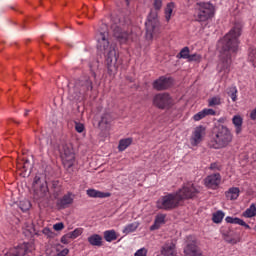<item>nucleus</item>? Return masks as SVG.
Segmentation results:
<instances>
[{"instance_id": "17", "label": "nucleus", "mask_w": 256, "mask_h": 256, "mask_svg": "<svg viewBox=\"0 0 256 256\" xmlns=\"http://www.w3.org/2000/svg\"><path fill=\"white\" fill-rule=\"evenodd\" d=\"M161 254L164 256H177V249L173 241H167L161 248Z\"/></svg>"}, {"instance_id": "23", "label": "nucleus", "mask_w": 256, "mask_h": 256, "mask_svg": "<svg viewBox=\"0 0 256 256\" xmlns=\"http://www.w3.org/2000/svg\"><path fill=\"white\" fill-rule=\"evenodd\" d=\"M111 115L110 114H104L101 117V120L99 122V127L102 129V131H107L109 127H111Z\"/></svg>"}, {"instance_id": "45", "label": "nucleus", "mask_w": 256, "mask_h": 256, "mask_svg": "<svg viewBox=\"0 0 256 256\" xmlns=\"http://www.w3.org/2000/svg\"><path fill=\"white\" fill-rule=\"evenodd\" d=\"M42 233L46 235V237H53V231H51V229L49 228H44L42 230Z\"/></svg>"}, {"instance_id": "41", "label": "nucleus", "mask_w": 256, "mask_h": 256, "mask_svg": "<svg viewBox=\"0 0 256 256\" xmlns=\"http://www.w3.org/2000/svg\"><path fill=\"white\" fill-rule=\"evenodd\" d=\"M75 130L77 131V133H83V131H85V126L81 123H76Z\"/></svg>"}, {"instance_id": "6", "label": "nucleus", "mask_w": 256, "mask_h": 256, "mask_svg": "<svg viewBox=\"0 0 256 256\" xmlns=\"http://www.w3.org/2000/svg\"><path fill=\"white\" fill-rule=\"evenodd\" d=\"M145 26L147 39H153V35L159 33V18H157V11H150Z\"/></svg>"}, {"instance_id": "39", "label": "nucleus", "mask_w": 256, "mask_h": 256, "mask_svg": "<svg viewBox=\"0 0 256 256\" xmlns=\"http://www.w3.org/2000/svg\"><path fill=\"white\" fill-rule=\"evenodd\" d=\"M81 233H83V231H81V229L77 228L74 231L70 232L68 235H69L70 239H77V237H79L81 235Z\"/></svg>"}, {"instance_id": "49", "label": "nucleus", "mask_w": 256, "mask_h": 256, "mask_svg": "<svg viewBox=\"0 0 256 256\" xmlns=\"http://www.w3.org/2000/svg\"><path fill=\"white\" fill-rule=\"evenodd\" d=\"M24 115H25V116L29 115V110H26V112H25Z\"/></svg>"}, {"instance_id": "5", "label": "nucleus", "mask_w": 256, "mask_h": 256, "mask_svg": "<svg viewBox=\"0 0 256 256\" xmlns=\"http://www.w3.org/2000/svg\"><path fill=\"white\" fill-rule=\"evenodd\" d=\"M93 82L89 79L78 80L73 88L69 89V97L72 101H82L88 91H92Z\"/></svg>"}, {"instance_id": "33", "label": "nucleus", "mask_w": 256, "mask_h": 256, "mask_svg": "<svg viewBox=\"0 0 256 256\" xmlns=\"http://www.w3.org/2000/svg\"><path fill=\"white\" fill-rule=\"evenodd\" d=\"M221 96H214L208 100V106L209 107H217L221 105Z\"/></svg>"}, {"instance_id": "48", "label": "nucleus", "mask_w": 256, "mask_h": 256, "mask_svg": "<svg viewBox=\"0 0 256 256\" xmlns=\"http://www.w3.org/2000/svg\"><path fill=\"white\" fill-rule=\"evenodd\" d=\"M52 185H61V182H59V180H53L51 182Z\"/></svg>"}, {"instance_id": "8", "label": "nucleus", "mask_w": 256, "mask_h": 256, "mask_svg": "<svg viewBox=\"0 0 256 256\" xmlns=\"http://www.w3.org/2000/svg\"><path fill=\"white\" fill-rule=\"evenodd\" d=\"M153 105L158 109H171L175 100L168 93H158L153 98Z\"/></svg>"}, {"instance_id": "10", "label": "nucleus", "mask_w": 256, "mask_h": 256, "mask_svg": "<svg viewBox=\"0 0 256 256\" xmlns=\"http://www.w3.org/2000/svg\"><path fill=\"white\" fill-rule=\"evenodd\" d=\"M39 181H41V178L35 177L34 183L32 184V188L34 191V195L41 199L47 195L49 192V188L47 187V181H44L43 183L39 184Z\"/></svg>"}, {"instance_id": "9", "label": "nucleus", "mask_w": 256, "mask_h": 256, "mask_svg": "<svg viewBox=\"0 0 256 256\" xmlns=\"http://www.w3.org/2000/svg\"><path fill=\"white\" fill-rule=\"evenodd\" d=\"M60 155L64 165L67 167H73L75 162V153L73 152V146L71 144L63 143L60 146Z\"/></svg>"}, {"instance_id": "43", "label": "nucleus", "mask_w": 256, "mask_h": 256, "mask_svg": "<svg viewBox=\"0 0 256 256\" xmlns=\"http://www.w3.org/2000/svg\"><path fill=\"white\" fill-rule=\"evenodd\" d=\"M154 7L156 11H159L163 7V0H154Z\"/></svg>"}, {"instance_id": "18", "label": "nucleus", "mask_w": 256, "mask_h": 256, "mask_svg": "<svg viewBox=\"0 0 256 256\" xmlns=\"http://www.w3.org/2000/svg\"><path fill=\"white\" fill-rule=\"evenodd\" d=\"M86 195L92 199H107V197H111V192H102L96 189H88L86 191Z\"/></svg>"}, {"instance_id": "12", "label": "nucleus", "mask_w": 256, "mask_h": 256, "mask_svg": "<svg viewBox=\"0 0 256 256\" xmlns=\"http://www.w3.org/2000/svg\"><path fill=\"white\" fill-rule=\"evenodd\" d=\"M111 28H112L114 37L117 38L119 43H127L130 36L129 32H127L125 29H123L120 25H117V24L112 25Z\"/></svg>"}, {"instance_id": "42", "label": "nucleus", "mask_w": 256, "mask_h": 256, "mask_svg": "<svg viewBox=\"0 0 256 256\" xmlns=\"http://www.w3.org/2000/svg\"><path fill=\"white\" fill-rule=\"evenodd\" d=\"M19 169H24V171H27L29 169V160H25L23 164L19 163L18 164Z\"/></svg>"}, {"instance_id": "13", "label": "nucleus", "mask_w": 256, "mask_h": 256, "mask_svg": "<svg viewBox=\"0 0 256 256\" xmlns=\"http://www.w3.org/2000/svg\"><path fill=\"white\" fill-rule=\"evenodd\" d=\"M171 85H173V80L164 76H161L153 82V88L156 89V91H165V89H169Z\"/></svg>"}, {"instance_id": "3", "label": "nucleus", "mask_w": 256, "mask_h": 256, "mask_svg": "<svg viewBox=\"0 0 256 256\" xmlns=\"http://www.w3.org/2000/svg\"><path fill=\"white\" fill-rule=\"evenodd\" d=\"M199 191L200 189L198 186H195L193 182H188L177 192L162 196L157 201L156 206L158 209H163L164 211H172V209H177L185 199H193V197H197Z\"/></svg>"}, {"instance_id": "46", "label": "nucleus", "mask_w": 256, "mask_h": 256, "mask_svg": "<svg viewBox=\"0 0 256 256\" xmlns=\"http://www.w3.org/2000/svg\"><path fill=\"white\" fill-rule=\"evenodd\" d=\"M227 243H230L231 245H237V242L239 241V239H235V238H229L226 239Z\"/></svg>"}, {"instance_id": "29", "label": "nucleus", "mask_w": 256, "mask_h": 256, "mask_svg": "<svg viewBox=\"0 0 256 256\" xmlns=\"http://www.w3.org/2000/svg\"><path fill=\"white\" fill-rule=\"evenodd\" d=\"M138 227H139V222L130 223L124 227L122 232L125 235H129V233H134V231H137Z\"/></svg>"}, {"instance_id": "16", "label": "nucleus", "mask_w": 256, "mask_h": 256, "mask_svg": "<svg viewBox=\"0 0 256 256\" xmlns=\"http://www.w3.org/2000/svg\"><path fill=\"white\" fill-rule=\"evenodd\" d=\"M73 201H75V194L68 192L62 198L57 200L56 205L58 209H67L69 205H73Z\"/></svg>"}, {"instance_id": "1", "label": "nucleus", "mask_w": 256, "mask_h": 256, "mask_svg": "<svg viewBox=\"0 0 256 256\" xmlns=\"http://www.w3.org/2000/svg\"><path fill=\"white\" fill-rule=\"evenodd\" d=\"M239 37H241V27L234 26L218 41L217 49L220 53V61L217 69L222 77H226L231 71V58L239 51Z\"/></svg>"}, {"instance_id": "50", "label": "nucleus", "mask_w": 256, "mask_h": 256, "mask_svg": "<svg viewBox=\"0 0 256 256\" xmlns=\"http://www.w3.org/2000/svg\"><path fill=\"white\" fill-rule=\"evenodd\" d=\"M126 1V5H129V0H125Z\"/></svg>"}, {"instance_id": "11", "label": "nucleus", "mask_w": 256, "mask_h": 256, "mask_svg": "<svg viewBox=\"0 0 256 256\" xmlns=\"http://www.w3.org/2000/svg\"><path fill=\"white\" fill-rule=\"evenodd\" d=\"M184 256H205L203 250L194 241L188 242L183 248Z\"/></svg>"}, {"instance_id": "47", "label": "nucleus", "mask_w": 256, "mask_h": 256, "mask_svg": "<svg viewBox=\"0 0 256 256\" xmlns=\"http://www.w3.org/2000/svg\"><path fill=\"white\" fill-rule=\"evenodd\" d=\"M210 169H219V166L217 165V163H212L211 165H210Z\"/></svg>"}, {"instance_id": "37", "label": "nucleus", "mask_w": 256, "mask_h": 256, "mask_svg": "<svg viewBox=\"0 0 256 256\" xmlns=\"http://www.w3.org/2000/svg\"><path fill=\"white\" fill-rule=\"evenodd\" d=\"M19 207L23 212L29 211V209H31V202H29V200H22L19 203Z\"/></svg>"}, {"instance_id": "35", "label": "nucleus", "mask_w": 256, "mask_h": 256, "mask_svg": "<svg viewBox=\"0 0 256 256\" xmlns=\"http://www.w3.org/2000/svg\"><path fill=\"white\" fill-rule=\"evenodd\" d=\"M248 59L252 63L253 67H256V48L249 50Z\"/></svg>"}, {"instance_id": "27", "label": "nucleus", "mask_w": 256, "mask_h": 256, "mask_svg": "<svg viewBox=\"0 0 256 256\" xmlns=\"http://www.w3.org/2000/svg\"><path fill=\"white\" fill-rule=\"evenodd\" d=\"M175 10V3L170 2L167 4L165 8V20L167 23L171 21V17L173 16V11Z\"/></svg>"}, {"instance_id": "44", "label": "nucleus", "mask_w": 256, "mask_h": 256, "mask_svg": "<svg viewBox=\"0 0 256 256\" xmlns=\"http://www.w3.org/2000/svg\"><path fill=\"white\" fill-rule=\"evenodd\" d=\"M65 227V225L63 224V222H59L53 225V229L55 231H62V229Z\"/></svg>"}, {"instance_id": "25", "label": "nucleus", "mask_w": 256, "mask_h": 256, "mask_svg": "<svg viewBox=\"0 0 256 256\" xmlns=\"http://www.w3.org/2000/svg\"><path fill=\"white\" fill-rule=\"evenodd\" d=\"M88 243H90L92 247H101V245H103V237L99 234H93L88 237Z\"/></svg>"}, {"instance_id": "32", "label": "nucleus", "mask_w": 256, "mask_h": 256, "mask_svg": "<svg viewBox=\"0 0 256 256\" xmlns=\"http://www.w3.org/2000/svg\"><path fill=\"white\" fill-rule=\"evenodd\" d=\"M237 86H231L228 88L227 90V95H229V97H231L233 103H235V101H237Z\"/></svg>"}, {"instance_id": "28", "label": "nucleus", "mask_w": 256, "mask_h": 256, "mask_svg": "<svg viewBox=\"0 0 256 256\" xmlns=\"http://www.w3.org/2000/svg\"><path fill=\"white\" fill-rule=\"evenodd\" d=\"M104 239L107 243H111L112 241H117V232L115 230H106L104 231Z\"/></svg>"}, {"instance_id": "34", "label": "nucleus", "mask_w": 256, "mask_h": 256, "mask_svg": "<svg viewBox=\"0 0 256 256\" xmlns=\"http://www.w3.org/2000/svg\"><path fill=\"white\" fill-rule=\"evenodd\" d=\"M225 217V213L223 211L219 210L212 216L213 223H221L223 221V218Z\"/></svg>"}, {"instance_id": "40", "label": "nucleus", "mask_w": 256, "mask_h": 256, "mask_svg": "<svg viewBox=\"0 0 256 256\" xmlns=\"http://www.w3.org/2000/svg\"><path fill=\"white\" fill-rule=\"evenodd\" d=\"M147 253H148L147 248L143 247V248L138 249L135 252L134 256H147Z\"/></svg>"}, {"instance_id": "24", "label": "nucleus", "mask_w": 256, "mask_h": 256, "mask_svg": "<svg viewBox=\"0 0 256 256\" xmlns=\"http://www.w3.org/2000/svg\"><path fill=\"white\" fill-rule=\"evenodd\" d=\"M226 223H231L233 225H241V227H245V229H251V226L249 224H246L243 219H240L238 217H231L228 216L225 218Z\"/></svg>"}, {"instance_id": "4", "label": "nucleus", "mask_w": 256, "mask_h": 256, "mask_svg": "<svg viewBox=\"0 0 256 256\" xmlns=\"http://www.w3.org/2000/svg\"><path fill=\"white\" fill-rule=\"evenodd\" d=\"M233 141V134L227 126H219L215 135L209 142V147L212 149H225Z\"/></svg>"}, {"instance_id": "2", "label": "nucleus", "mask_w": 256, "mask_h": 256, "mask_svg": "<svg viewBox=\"0 0 256 256\" xmlns=\"http://www.w3.org/2000/svg\"><path fill=\"white\" fill-rule=\"evenodd\" d=\"M95 39L98 53H102L106 57L108 73L115 75L117 73V50L115 49V44L109 40V27L107 24H101L96 31Z\"/></svg>"}, {"instance_id": "22", "label": "nucleus", "mask_w": 256, "mask_h": 256, "mask_svg": "<svg viewBox=\"0 0 256 256\" xmlns=\"http://www.w3.org/2000/svg\"><path fill=\"white\" fill-rule=\"evenodd\" d=\"M232 123L235 127L236 135H239L241 131H243V117H241V115L233 116Z\"/></svg>"}, {"instance_id": "21", "label": "nucleus", "mask_w": 256, "mask_h": 256, "mask_svg": "<svg viewBox=\"0 0 256 256\" xmlns=\"http://www.w3.org/2000/svg\"><path fill=\"white\" fill-rule=\"evenodd\" d=\"M215 110L211 109V108H205L203 110H201L200 112L196 113L193 116L194 121H201V119H205V117H207L208 115H215Z\"/></svg>"}, {"instance_id": "7", "label": "nucleus", "mask_w": 256, "mask_h": 256, "mask_svg": "<svg viewBox=\"0 0 256 256\" xmlns=\"http://www.w3.org/2000/svg\"><path fill=\"white\" fill-rule=\"evenodd\" d=\"M198 21H208L215 16V6L211 2H201L197 4Z\"/></svg>"}, {"instance_id": "20", "label": "nucleus", "mask_w": 256, "mask_h": 256, "mask_svg": "<svg viewBox=\"0 0 256 256\" xmlns=\"http://www.w3.org/2000/svg\"><path fill=\"white\" fill-rule=\"evenodd\" d=\"M167 215L158 214L155 217L154 224L150 227V231H157L161 227V225H165V219Z\"/></svg>"}, {"instance_id": "36", "label": "nucleus", "mask_w": 256, "mask_h": 256, "mask_svg": "<svg viewBox=\"0 0 256 256\" xmlns=\"http://www.w3.org/2000/svg\"><path fill=\"white\" fill-rule=\"evenodd\" d=\"M189 53H190L189 47H184V48L180 51V53L178 54V57H179V59H187V60H189V57H190V55H191V54H189Z\"/></svg>"}, {"instance_id": "14", "label": "nucleus", "mask_w": 256, "mask_h": 256, "mask_svg": "<svg viewBox=\"0 0 256 256\" xmlns=\"http://www.w3.org/2000/svg\"><path fill=\"white\" fill-rule=\"evenodd\" d=\"M203 137H205V127L198 126L195 128L192 137L190 139V143L193 147H197L201 141H203Z\"/></svg>"}, {"instance_id": "30", "label": "nucleus", "mask_w": 256, "mask_h": 256, "mask_svg": "<svg viewBox=\"0 0 256 256\" xmlns=\"http://www.w3.org/2000/svg\"><path fill=\"white\" fill-rule=\"evenodd\" d=\"M131 143H133V138L121 139L119 141L118 150L125 151V149L131 145Z\"/></svg>"}, {"instance_id": "15", "label": "nucleus", "mask_w": 256, "mask_h": 256, "mask_svg": "<svg viewBox=\"0 0 256 256\" xmlns=\"http://www.w3.org/2000/svg\"><path fill=\"white\" fill-rule=\"evenodd\" d=\"M204 185H206L208 189H217V187L221 185V174L215 173L207 176L204 179Z\"/></svg>"}, {"instance_id": "19", "label": "nucleus", "mask_w": 256, "mask_h": 256, "mask_svg": "<svg viewBox=\"0 0 256 256\" xmlns=\"http://www.w3.org/2000/svg\"><path fill=\"white\" fill-rule=\"evenodd\" d=\"M27 253V246L21 244L18 247L11 248L5 256H25Z\"/></svg>"}, {"instance_id": "38", "label": "nucleus", "mask_w": 256, "mask_h": 256, "mask_svg": "<svg viewBox=\"0 0 256 256\" xmlns=\"http://www.w3.org/2000/svg\"><path fill=\"white\" fill-rule=\"evenodd\" d=\"M202 56L198 53L190 54L188 61L193 62L195 61L196 63H199L201 61Z\"/></svg>"}, {"instance_id": "26", "label": "nucleus", "mask_w": 256, "mask_h": 256, "mask_svg": "<svg viewBox=\"0 0 256 256\" xmlns=\"http://www.w3.org/2000/svg\"><path fill=\"white\" fill-rule=\"evenodd\" d=\"M239 193L240 190L237 187H232L230 188L227 192H226V197L227 199H229L230 201H235L236 199L239 198Z\"/></svg>"}, {"instance_id": "31", "label": "nucleus", "mask_w": 256, "mask_h": 256, "mask_svg": "<svg viewBox=\"0 0 256 256\" xmlns=\"http://www.w3.org/2000/svg\"><path fill=\"white\" fill-rule=\"evenodd\" d=\"M256 216V206L255 204H251L249 208H247L243 212V217H246L247 219H251V217Z\"/></svg>"}]
</instances>
